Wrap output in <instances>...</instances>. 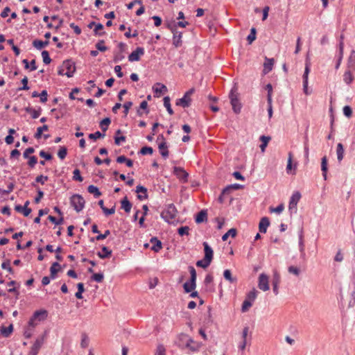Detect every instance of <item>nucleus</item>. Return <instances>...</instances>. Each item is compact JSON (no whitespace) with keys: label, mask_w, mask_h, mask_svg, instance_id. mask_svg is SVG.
Returning <instances> with one entry per match:
<instances>
[{"label":"nucleus","mask_w":355,"mask_h":355,"mask_svg":"<svg viewBox=\"0 0 355 355\" xmlns=\"http://www.w3.org/2000/svg\"><path fill=\"white\" fill-rule=\"evenodd\" d=\"M204 256L201 259V268L206 269L211 263L214 259V250L207 242L202 243Z\"/></svg>","instance_id":"obj_1"},{"label":"nucleus","mask_w":355,"mask_h":355,"mask_svg":"<svg viewBox=\"0 0 355 355\" xmlns=\"http://www.w3.org/2000/svg\"><path fill=\"white\" fill-rule=\"evenodd\" d=\"M177 212L174 205L170 204L167 206L166 209L162 212L161 216L168 223L174 224L175 222H178V220H176Z\"/></svg>","instance_id":"obj_2"},{"label":"nucleus","mask_w":355,"mask_h":355,"mask_svg":"<svg viewBox=\"0 0 355 355\" xmlns=\"http://www.w3.org/2000/svg\"><path fill=\"white\" fill-rule=\"evenodd\" d=\"M237 88L236 86H234L232 89L230 90V92L229 94V98L230 100V103L232 107L233 112L238 114L241 112V108H242V104L241 103L238 93L236 92Z\"/></svg>","instance_id":"obj_3"},{"label":"nucleus","mask_w":355,"mask_h":355,"mask_svg":"<svg viewBox=\"0 0 355 355\" xmlns=\"http://www.w3.org/2000/svg\"><path fill=\"white\" fill-rule=\"evenodd\" d=\"M189 271L191 274L189 281L186 282L184 285V289L185 293H189L196 288V271L193 266H189Z\"/></svg>","instance_id":"obj_4"},{"label":"nucleus","mask_w":355,"mask_h":355,"mask_svg":"<svg viewBox=\"0 0 355 355\" xmlns=\"http://www.w3.org/2000/svg\"><path fill=\"white\" fill-rule=\"evenodd\" d=\"M71 205L77 212L83 210L85 206V201L82 196L79 194H74L70 199Z\"/></svg>","instance_id":"obj_5"},{"label":"nucleus","mask_w":355,"mask_h":355,"mask_svg":"<svg viewBox=\"0 0 355 355\" xmlns=\"http://www.w3.org/2000/svg\"><path fill=\"white\" fill-rule=\"evenodd\" d=\"M194 92V89H191L187 91L184 96L180 99H178L176 102V105L179 106H182L183 107H188L191 105V96Z\"/></svg>","instance_id":"obj_6"},{"label":"nucleus","mask_w":355,"mask_h":355,"mask_svg":"<svg viewBox=\"0 0 355 355\" xmlns=\"http://www.w3.org/2000/svg\"><path fill=\"white\" fill-rule=\"evenodd\" d=\"M205 290L206 292H214L215 291L214 277L211 273H208L204 280Z\"/></svg>","instance_id":"obj_7"},{"label":"nucleus","mask_w":355,"mask_h":355,"mask_svg":"<svg viewBox=\"0 0 355 355\" xmlns=\"http://www.w3.org/2000/svg\"><path fill=\"white\" fill-rule=\"evenodd\" d=\"M311 60L309 55V53H307L305 58V67L304 71L302 76V83L303 85H306V83H309V74L311 71Z\"/></svg>","instance_id":"obj_8"},{"label":"nucleus","mask_w":355,"mask_h":355,"mask_svg":"<svg viewBox=\"0 0 355 355\" xmlns=\"http://www.w3.org/2000/svg\"><path fill=\"white\" fill-rule=\"evenodd\" d=\"M62 67L64 68V70L66 69L67 71L65 72V75L70 78V77H72L75 71H76V67H75V64L74 63L69 60H65L62 63Z\"/></svg>","instance_id":"obj_9"},{"label":"nucleus","mask_w":355,"mask_h":355,"mask_svg":"<svg viewBox=\"0 0 355 355\" xmlns=\"http://www.w3.org/2000/svg\"><path fill=\"white\" fill-rule=\"evenodd\" d=\"M301 196H302L301 193L298 191H295L292 194V196L290 198L289 205H288V209L290 211H291L293 209L297 210V205L301 198Z\"/></svg>","instance_id":"obj_10"},{"label":"nucleus","mask_w":355,"mask_h":355,"mask_svg":"<svg viewBox=\"0 0 355 355\" xmlns=\"http://www.w3.org/2000/svg\"><path fill=\"white\" fill-rule=\"evenodd\" d=\"M258 287L263 291L269 290L268 277L266 274L261 273L259 275Z\"/></svg>","instance_id":"obj_11"},{"label":"nucleus","mask_w":355,"mask_h":355,"mask_svg":"<svg viewBox=\"0 0 355 355\" xmlns=\"http://www.w3.org/2000/svg\"><path fill=\"white\" fill-rule=\"evenodd\" d=\"M44 341V336H42L38 337L33 345L31 347V349L28 354V355H37L42 345H43Z\"/></svg>","instance_id":"obj_12"},{"label":"nucleus","mask_w":355,"mask_h":355,"mask_svg":"<svg viewBox=\"0 0 355 355\" xmlns=\"http://www.w3.org/2000/svg\"><path fill=\"white\" fill-rule=\"evenodd\" d=\"M275 64L274 58H269L268 57H265L264 62H263V69L262 71L263 75H266L270 71L272 70L273 66Z\"/></svg>","instance_id":"obj_13"},{"label":"nucleus","mask_w":355,"mask_h":355,"mask_svg":"<svg viewBox=\"0 0 355 355\" xmlns=\"http://www.w3.org/2000/svg\"><path fill=\"white\" fill-rule=\"evenodd\" d=\"M144 54V49L142 47H137L128 55V60L130 62L139 61L140 56Z\"/></svg>","instance_id":"obj_14"},{"label":"nucleus","mask_w":355,"mask_h":355,"mask_svg":"<svg viewBox=\"0 0 355 355\" xmlns=\"http://www.w3.org/2000/svg\"><path fill=\"white\" fill-rule=\"evenodd\" d=\"M243 188V185L238 183L228 184L222 189V195H229L233 190H240Z\"/></svg>","instance_id":"obj_15"},{"label":"nucleus","mask_w":355,"mask_h":355,"mask_svg":"<svg viewBox=\"0 0 355 355\" xmlns=\"http://www.w3.org/2000/svg\"><path fill=\"white\" fill-rule=\"evenodd\" d=\"M270 220L268 217H262L259 223V230L261 233H266L268 227L270 226Z\"/></svg>","instance_id":"obj_16"},{"label":"nucleus","mask_w":355,"mask_h":355,"mask_svg":"<svg viewBox=\"0 0 355 355\" xmlns=\"http://www.w3.org/2000/svg\"><path fill=\"white\" fill-rule=\"evenodd\" d=\"M174 174L181 180L186 182L187 180L188 173L182 168L175 166L173 168Z\"/></svg>","instance_id":"obj_17"},{"label":"nucleus","mask_w":355,"mask_h":355,"mask_svg":"<svg viewBox=\"0 0 355 355\" xmlns=\"http://www.w3.org/2000/svg\"><path fill=\"white\" fill-rule=\"evenodd\" d=\"M321 171L324 180H327L328 172V159L327 156H324L321 159Z\"/></svg>","instance_id":"obj_18"},{"label":"nucleus","mask_w":355,"mask_h":355,"mask_svg":"<svg viewBox=\"0 0 355 355\" xmlns=\"http://www.w3.org/2000/svg\"><path fill=\"white\" fill-rule=\"evenodd\" d=\"M135 191L138 193L137 198L140 200H143L148 198L147 189L144 186L138 185L136 187Z\"/></svg>","instance_id":"obj_19"},{"label":"nucleus","mask_w":355,"mask_h":355,"mask_svg":"<svg viewBox=\"0 0 355 355\" xmlns=\"http://www.w3.org/2000/svg\"><path fill=\"white\" fill-rule=\"evenodd\" d=\"M150 242L153 244L151 250L158 252L162 248V243L157 237H152Z\"/></svg>","instance_id":"obj_20"},{"label":"nucleus","mask_w":355,"mask_h":355,"mask_svg":"<svg viewBox=\"0 0 355 355\" xmlns=\"http://www.w3.org/2000/svg\"><path fill=\"white\" fill-rule=\"evenodd\" d=\"M33 319H35L36 321H42L46 318L47 317V311L46 310H39L36 311L33 315Z\"/></svg>","instance_id":"obj_21"},{"label":"nucleus","mask_w":355,"mask_h":355,"mask_svg":"<svg viewBox=\"0 0 355 355\" xmlns=\"http://www.w3.org/2000/svg\"><path fill=\"white\" fill-rule=\"evenodd\" d=\"M344 153L345 148L343 144L342 143H338L336 147V154L338 162H340L343 160L344 157Z\"/></svg>","instance_id":"obj_22"},{"label":"nucleus","mask_w":355,"mask_h":355,"mask_svg":"<svg viewBox=\"0 0 355 355\" xmlns=\"http://www.w3.org/2000/svg\"><path fill=\"white\" fill-rule=\"evenodd\" d=\"M172 32L173 33V44L176 46H179L182 44L181 38L182 33H178V31H175L173 28H171Z\"/></svg>","instance_id":"obj_23"},{"label":"nucleus","mask_w":355,"mask_h":355,"mask_svg":"<svg viewBox=\"0 0 355 355\" xmlns=\"http://www.w3.org/2000/svg\"><path fill=\"white\" fill-rule=\"evenodd\" d=\"M347 68L355 70V51L352 50L347 60Z\"/></svg>","instance_id":"obj_24"},{"label":"nucleus","mask_w":355,"mask_h":355,"mask_svg":"<svg viewBox=\"0 0 355 355\" xmlns=\"http://www.w3.org/2000/svg\"><path fill=\"white\" fill-rule=\"evenodd\" d=\"M257 29L252 27L250 31V34L247 36V42L248 44H252L257 39Z\"/></svg>","instance_id":"obj_25"},{"label":"nucleus","mask_w":355,"mask_h":355,"mask_svg":"<svg viewBox=\"0 0 355 355\" xmlns=\"http://www.w3.org/2000/svg\"><path fill=\"white\" fill-rule=\"evenodd\" d=\"M271 137L270 136L261 135L259 137V140L261 142L259 147L261 151H264L266 148L267 147L269 141H270Z\"/></svg>","instance_id":"obj_26"},{"label":"nucleus","mask_w":355,"mask_h":355,"mask_svg":"<svg viewBox=\"0 0 355 355\" xmlns=\"http://www.w3.org/2000/svg\"><path fill=\"white\" fill-rule=\"evenodd\" d=\"M60 268H61V266L58 262H54L52 263V265L50 268L51 279H55L56 277V274L60 270Z\"/></svg>","instance_id":"obj_27"},{"label":"nucleus","mask_w":355,"mask_h":355,"mask_svg":"<svg viewBox=\"0 0 355 355\" xmlns=\"http://www.w3.org/2000/svg\"><path fill=\"white\" fill-rule=\"evenodd\" d=\"M13 331V325L10 324L8 327H6L4 326H2L0 328V332L2 334V336L5 338H8L10 336L11 333Z\"/></svg>","instance_id":"obj_28"},{"label":"nucleus","mask_w":355,"mask_h":355,"mask_svg":"<svg viewBox=\"0 0 355 355\" xmlns=\"http://www.w3.org/2000/svg\"><path fill=\"white\" fill-rule=\"evenodd\" d=\"M97 255L101 259L109 258L112 255V250H109L108 248L103 246L102 248V252H98Z\"/></svg>","instance_id":"obj_29"},{"label":"nucleus","mask_w":355,"mask_h":355,"mask_svg":"<svg viewBox=\"0 0 355 355\" xmlns=\"http://www.w3.org/2000/svg\"><path fill=\"white\" fill-rule=\"evenodd\" d=\"M236 235L237 230L236 228H231L222 236V240L223 241H226L230 236L235 238Z\"/></svg>","instance_id":"obj_30"},{"label":"nucleus","mask_w":355,"mask_h":355,"mask_svg":"<svg viewBox=\"0 0 355 355\" xmlns=\"http://www.w3.org/2000/svg\"><path fill=\"white\" fill-rule=\"evenodd\" d=\"M299 250L300 252V257L304 259L306 254H305V250H304V243L302 231H301V232L299 235Z\"/></svg>","instance_id":"obj_31"},{"label":"nucleus","mask_w":355,"mask_h":355,"mask_svg":"<svg viewBox=\"0 0 355 355\" xmlns=\"http://www.w3.org/2000/svg\"><path fill=\"white\" fill-rule=\"evenodd\" d=\"M354 79V78L351 72V69H348L344 73L343 80L347 85H350L353 82Z\"/></svg>","instance_id":"obj_32"},{"label":"nucleus","mask_w":355,"mask_h":355,"mask_svg":"<svg viewBox=\"0 0 355 355\" xmlns=\"http://www.w3.org/2000/svg\"><path fill=\"white\" fill-rule=\"evenodd\" d=\"M121 208L124 209L126 213H129L132 208V204L125 196L121 202Z\"/></svg>","instance_id":"obj_33"},{"label":"nucleus","mask_w":355,"mask_h":355,"mask_svg":"<svg viewBox=\"0 0 355 355\" xmlns=\"http://www.w3.org/2000/svg\"><path fill=\"white\" fill-rule=\"evenodd\" d=\"M49 44V40L42 41V40H35L33 42V46L35 48H36L37 49H39V50L42 49L44 47H45Z\"/></svg>","instance_id":"obj_34"},{"label":"nucleus","mask_w":355,"mask_h":355,"mask_svg":"<svg viewBox=\"0 0 355 355\" xmlns=\"http://www.w3.org/2000/svg\"><path fill=\"white\" fill-rule=\"evenodd\" d=\"M159 149L160 150V153L162 155V156L164 158H166L168 157V148H167V146H166V143L165 141H162V143H160L159 144Z\"/></svg>","instance_id":"obj_35"},{"label":"nucleus","mask_w":355,"mask_h":355,"mask_svg":"<svg viewBox=\"0 0 355 355\" xmlns=\"http://www.w3.org/2000/svg\"><path fill=\"white\" fill-rule=\"evenodd\" d=\"M338 49H339V52L341 54V56H339L337 60V62H336V66H335L336 69H338L339 68L341 61H342V59H343L344 43L342 41H340L338 44Z\"/></svg>","instance_id":"obj_36"},{"label":"nucleus","mask_w":355,"mask_h":355,"mask_svg":"<svg viewBox=\"0 0 355 355\" xmlns=\"http://www.w3.org/2000/svg\"><path fill=\"white\" fill-rule=\"evenodd\" d=\"M223 277L225 279L229 281L230 283H234L237 281L236 277H233L232 272L229 269H225L223 272Z\"/></svg>","instance_id":"obj_37"},{"label":"nucleus","mask_w":355,"mask_h":355,"mask_svg":"<svg viewBox=\"0 0 355 355\" xmlns=\"http://www.w3.org/2000/svg\"><path fill=\"white\" fill-rule=\"evenodd\" d=\"M15 209L18 212H21L24 216H28L29 214L31 213V208H26L19 205H16Z\"/></svg>","instance_id":"obj_38"},{"label":"nucleus","mask_w":355,"mask_h":355,"mask_svg":"<svg viewBox=\"0 0 355 355\" xmlns=\"http://www.w3.org/2000/svg\"><path fill=\"white\" fill-rule=\"evenodd\" d=\"M87 191L89 193L94 194L95 198H98L102 194L98 188L94 185H89L87 187Z\"/></svg>","instance_id":"obj_39"},{"label":"nucleus","mask_w":355,"mask_h":355,"mask_svg":"<svg viewBox=\"0 0 355 355\" xmlns=\"http://www.w3.org/2000/svg\"><path fill=\"white\" fill-rule=\"evenodd\" d=\"M205 25L209 28V31L211 34L214 35L216 32V28L214 27V24L212 21L211 19H206L205 21Z\"/></svg>","instance_id":"obj_40"},{"label":"nucleus","mask_w":355,"mask_h":355,"mask_svg":"<svg viewBox=\"0 0 355 355\" xmlns=\"http://www.w3.org/2000/svg\"><path fill=\"white\" fill-rule=\"evenodd\" d=\"M25 110L26 112L31 114L33 119H37L40 115L41 109L40 108L39 110H35V109L31 107H26L25 108Z\"/></svg>","instance_id":"obj_41"},{"label":"nucleus","mask_w":355,"mask_h":355,"mask_svg":"<svg viewBox=\"0 0 355 355\" xmlns=\"http://www.w3.org/2000/svg\"><path fill=\"white\" fill-rule=\"evenodd\" d=\"M186 345L190 350L193 352L197 351L200 347L198 343L194 342L191 339L188 340Z\"/></svg>","instance_id":"obj_42"},{"label":"nucleus","mask_w":355,"mask_h":355,"mask_svg":"<svg viewBox=\"0 0 355 355\" xmlns=\"http://www.w3.org/2000/svg\"><path fill=\"white\" fill-rule=\"evenodd\" d=\"M111 123L110 118L106 117L100 122V127L103 132H105L108 129V126Z\"/></svg>","instance_id":"obj_43"},{"label":"nucleus","mask_w":355,"mask_h":355,"mask_svg":"<svg viewBox=\"0 0 355 355\" xmlns=\"http://www.w3.org/2000/svg\"><path fill=\"white\" fill-rule=\"evenodd\" d=\"M257 291L254 288H253L252 291H250L246 295L245 299L246 300H250L252 302H254L255 300L257 295Z\"/></svg>","instance_id":"obj_44"},{"label":"nucleus","mask_w":355,"mask_h":355,"mask_svg":"<svg viewBox=\"0 0 355 355\" xmlns=\"http://www.w3.org/2000/svg\"><path fill=\"white\" fill-rule=\"evenodd\" d=\"M265 89L267 91V101H272V85L271 83H268L265 86Z\"/></svg>","instance_id":"obj_45"},{"label":"nucleus","mask_w":355,"mask_h":355,"mask_svg":"<svg viewBox=\"0 0 355 355\" xmlns=\"http://www.w3.org/2000/svg\"><path fill=\"white\" fill-rule=\"evenodd\" d=\"M253 302L250 300H244L241 305V311L243 313L247 312L250 308L252 306Z\"/></svg>","instance_id":"obj_46"},{"label":"nucleus","mask_w":355,"mask_h":355,"mask_svg":"<svg viewBox=\"0 0 355 355\" xmlns=\"http://www.w3.org/2000/svg\"><path fill=\"white\" fill-rule=\"evenodd\" d=\"M164 105L165 107L166 108L168 114L172 115L173 114V111L171 108V103H170V98L168 96H165L164 98Z\"/></svg>","instance_id":"obj_47"},{"label":"nucleus","mask_w":355,"mask_h":355,"mask_svg":"<svg viewBox=\"0 0 355 355\" xmlns=\"http://www.w3.org/2000/svg\"><path fill=\"white\" fill-rule=\"evenodd\" d=\"M281 282V277L279 273L277 270L273 271L272 278V284L279 285Z\"/></svg>","instance_id":"obj_48"},{"label":"nucleus","mask_w":355,"mask_h":355,"mask_svg":"<svg viewBox=\"0 0 355 355\" xmlns=\"http://www.w3.org/2000/svg\"><path fill=\"white\" fill-rule=\"evenodd\" d=\"M343 114L348 119L352 116V108L349 105H345L343 108Z\"/></svg>","instance_id":"obj_49"},{"label":"nucleus","mask_w":355,"mask_h":355,"mask_svg":"<svg viewBox=\"0 0 355 355\" xmlns=\"http://www.w3.org/2000/svg\"><path fill=\"white\" fill-rule=\"evenodd\" d=\"M48 128H49V127H48L47 125H42L41 127L37 128V132L35 134V137L37 139L41 138L42 132L47 130Z\"/></svg>","instance_id":"obj_50"},{"label":"nucleus","mask_w":355,"mask_h":355,"mask_svg":"<svg viewBox=\"0 0 355 355\" xmlns=\"http://www.w3.org/2000/svg\"><path fill=\"white\" fill-rule=\"evenodd\" d=\"M284 209V204L281 203L279 205H277L276 207H270V211L275 212L276 214H279L283 211Z\"/></svg>","instance_id":"obj_51"},{"label":"nucleus","mask_w":355,"mask_h":355,"mask_svg":"<svg viewBox=\"0 0 355 355\" xmlns=\"http://www.w3.org/2000/svg\"><path fill=\"white\" fill-rule=\"evenodd\" d=\"M103 25L98 23V24H96V25L95 26V28L94 29V35H103L105 34V32H100V31L103 30Z\"/></svg>","instance_id":"obj_52"},{"label":"nucleus","mask_w":355,"mask_h":355,"mask_svg":"<svg viewBox=\"0 0 355 355\" xmlns=\"http://www.w3.org/2000/svg\"><path fill=\"white\" fill-rule=\"evenodd\" d=\"M67 154V149L64 146H61L58 152V156L61 159H64Z\"/></svg>","instance_id":"obj_53"},{"label":"nucleus","mask_w":355,"mask_h":355,"mask_svg":"<svg viewBox=\"0 0 355 355\" xmlns=\"http://www.w3.org/2000/svg\"><path fill=\"white\" fill-rule=\"evenodd\" d=\"M42 56L43 62L44 64H49L51 63V59L49 57V53L47 51H43L42 52Z\"/></svg>","instance_id":"obj_54"},{"label":"nucleus","mask_w":355,"mask_h":355,"mask_svg":"<svg viewBox=\"0 0 355 355\" xmlns=\"http://www.w3.org/2000/svg\"><path fill=\"white\" fill-rule=\"evenodd\" d=\"M104 43H105L104 40H99L96 44V49L98 51H102V52L107 51V47L104 45Z\"/></svg>","instance_id":"obj_55"},{"label":"nucleus","mask_w":355,"mask_h":355,"mask_svg":"<svg viewBox=\"0 0 355 355\" xmlns=\"http://www.w3.org/2000/svg\"><path fill=\"white\" fill-rule=\"evenodd\" d=\"M48 219L53 223H54L55 225H60L63 223L64 221V218L63 217H60V218L59 219H57L55 217L53 216H48Z\"/></svg>","instance_id":"obj_56"},{"label":"nucleus","mask_w":355,"mask_h":355,"mask_svg":"<svg viewBox=\"0 0 355 355\" xmlns=\"http://www.w3.org/2000/svg\"><path fill=\"white\" fill-rule=\"evenodd\" d=\"M73 179L74 180L82 182L83 180V177L80 175V171L79 169L76 168L73 172Z\"/></svg>","instance_id":"obj_57"},{"label":"nucleus","mask_w":355,"mask_h":355,"mask_svg":"<svg viewBox=\"0 0 355 355\" xmlns=\"http://www.w3.org/2000/svg\"><path fill=\"white\" fill-rule=\"evenodd\" d=\"M288 271L290 273L295 275V276H298L300 274V268H297V266H289L288 268Z\"/></svg>","instance_id":"obj_58"},{"label":"nucleus","mask_w":355,"mask_h":355,"mask_svg":"<svg viewBox=\"0 0 355 355\" xmlns=\"http://www.w3.org/2000/svg\"><path fill=\"white\" fill-rule=\"evenodd\" d=\"M1 268L3 269H6L10 273H13V270L10 266V260H7L2 263Z\"/></svg>","instance_id":"obj_59"},{"label":"nucleus","mask_w":355,"mask_h":355,"mask_svg":"<svg viewBox=\"0 0 355 355\" xmlns=\"http://www.w3.org/2000/svg\"><path fill=\"white\" fill-rule=\"evenodd\" d=\"M91 278L96 282H101L103 280L104 275L103 273H94Z\"/></svg>","instance_id":"obj_60"},{"label":"nucleus","mask_w":355,"mask_h":355,"mask_svg":"<svg viewBox=\"0 0 355 355\" xmlns=\"http://www.w3.org/2000/svg\"><path fill=\"white\" fill-rule=\"evenodd\" d=\"M104 137H105V134H102L99 131H96L94 133H91L89 135V138L91 139H94V140H96L98 138Z\"/></svg>","instance_id":"obj_61"},{"label":"nucleus","mask_w":355,"mask_h":355,"mask_svg":"<svg viewBox=\"0 0 355 355\" xmlns=\"http://www.w3.org/2000/svg\"><path fill=\"white\" fill-rule=\"evenodd\" d=\"M49 179L48 176H45L43 175H40L36 177L35 178V182L36 183H41L42 184H44L45 182L47 181Z\"/></svg>","instance_id":"obj_62"},{"label":"nucleus","mask_w":355,"mask_h":355,"mask_svg":"<svg viewBox=\"0 0 355 355\" xmlns=\"http://www.w3.org/2000/svg\"><path fill=\"white\" fill-rule=\"evenodd\" d=\"M232 176L237 180L245 181V178L240 171H236L232 173Z\"/></svg>","instance_id":"obj_63"},{"label":"nucleus","mask_w":355,"mask_h":355,"mask_svg":"<svg viewBox=\"0 0 355 355\" xmlns=\"http://www.w3.org/2000/svg\"><path fill=\"white\" fill-rule=\"evenodd\" d=\"M153 148H151L150 146H144L140 150V153L142 155H146V154L151 155V154H153Z\"/></svg>","instance_id":"obj_64"}]
</instances>
